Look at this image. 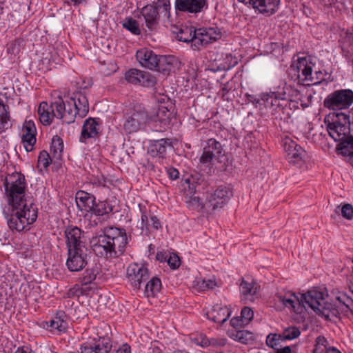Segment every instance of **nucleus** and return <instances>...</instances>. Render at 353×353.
Returning <instances> with one entry per match:
<instances>
[{"instance_id":"f257e3e1","label":"nucleus","mask_w":353,"mask_h":353,"mask_svg":"<svg viewBox=\"0 0 353 353\" xmlns=\"http://www.w3.org/2000/svg\"><path fill=\"white\" fill-rule=\"evenodd\" d=\"M26 182L23 174H8L4 181L5 196L9 206L4 215L10 229L21 232L32 224L37 218L36 205L26 196Z\"/></svg>"},{"instance_id":"f03ea898","label":"nucleus","mask_w":353,"mask_h":353,"mask_svg":"<svg viewBox=\"0 0 353 353\" xmlns=\"http://www.w3.org/2000/svg\"><path fill=\"white\" fill-rule=\"evenodd\" d=\"M128 243L125 230L114 227L105 228L102 234L92 237L90 241L94 252L106 259H115L122 255Z\"/></svg>"},{"instance_id":"7ed1b4c3","label":"nucleus","mask_w":353,"mask_h":353,"mask_svg":"<svg viewBox=\"0 0 353 353\" xmlns=\"http://www.w3.org/2000/svg\"><path fill=\"white\" fill-rule=\"evenodd\" d=\"M327 296V292L320 288H313L301 294L300 299L304 305V312L307 308H310L316 314L328 318L331 313V303L325 301Z\"/></svg>"},{"instance_id":"20e7f679","label":"nucleus","mask_w":353,"mask_h":353,"mask_svg":"<svg viewBox=\"0 0 353 353\" xmlns=\"http://www.w3.org/2000/svg\"><path fill=\"white\" fill-rule=\"evenodd\" d=\"M68 112L63 117L67 124L74 121L77 115L83 118L86 116L89 111V103L85 91L74 92L68 101Z\"/></svg>"},{"instance_id":"39448f33","label":"nucleus","mask_w":353,"mask_h":353,"mask_svg":"<svg viewBox=\"0 0 353 353\" xmlns=\"http://www.w3.org/2000/svg\"><path fill=\"white\" fill-rule=\"evenodd\" d=\"M315 67V59L311 57H299L290 66V74L293 75L299 83L313 82V70Z\"/></svg>"},{"instance_id":"423d86ee","label":"nucleus","mask_w":353,"mask_h":353,"mask_svg":"<svg viewBox=\"0 0 353 353\" xmlns=\"http://www.w3.org/2000/svg\"><path fill=\"white\" fill-rule=\"evenodd\" d=\"M332 139L336 142V153L353 165V136L350 132H332Z\"/></svg>"},{"instance_id":"0eeeda50","label":"nucleus","mask_w":353,"mask_h":353,"mask_svg":"<svg viewBox=\"0 0 353 353\" xmlns=\"http://www.w3.org/2000/svg\"><path fill=\"white\" fill-rule=\"evenodd\" d=\"M225 155L222 145L214 139L207 141L203 152L199 158L201 164L209 167L213 165L216 161L221 162V158Z\"/></svg>"},{"instance_id":"6e6552de","label":"nucleus","mask_w":353,"mask_h":353,"mask_svg":"<svg viewBox=\"0 0 353 353\" xmlns=\"http://www.w3.org/2000/svg\"><path fill=\"white\" fill-rule=\"evenodd\" d=\"M147 121L148 114L145 108L141 105H137L127 114L123 128L128 133L135 132L142 128Z\"/></svg>"},{"instance_id":"1a4fd4ad","label":"nucleus","mask_w":353,"mask_h":353,"mask_svg":"<svg viewBox=\"0 0 353 353\" xmlns=\"http://www.w3.org/2000/svg\"><path fill=\"white\" fill-rule=\"evenodd\" d=\"M222 33L218 27L203 28L194 30V49L214 42L221 39Z\"/></svg>"},{"instance_id":"9d476101","label":"nucleus","mask_w":353,"mask_h":353,"mask_svg":"<svg viewBox=\"0 0 353 353\" xmlns=\"http://www.w3.org/2000/svg\"><path fill=\"white\" fill-rule=\"evenodd\" d=\"M353 314V300L346 294L338 292L332 296V316L342 318Z\"/></svg>"},{"instance_id":"9b49d317","label":"nucleus","mask_w":353,"mask_h":353,"mask_svg":"<svg viewBox=\"0 0 353 353\" xmlns=\"http://www.w3.org/2000/svg\"><path fill=\"white\" fill-rule=\"evenodd\" d=\"M275 301L281 303L282 307L290 312L296 314L304 312V305L300 299V296L291 291L279 292L275 296Z\"/></svg>"},{"instance_id":"f8f14e48","label":"nucleus","mask_w":353,"mask_h":353,"mask_svg":"<svg viewBox=\"0 0 353 353\" xmlns=\"http://www.w3.org/2000/svg\"><path fill=\"white\" fill-rule=\"evenodd\" d=\"M126 274L128 281L136 288H139L141 285L150 277L148 267L145 264L137 263L128 265Z\"/></svg>"},{"instance_id":"ddd939ff","label":"nucleus","mask_w":353,"mask_h":353,"mask_svg":"<svg viewBox=\"0 0 353 353\" xmlns=\"http://www.w3.org/2000/svg\"><path fill=\"white\" fill-rule=\"evenodd\" d=\"M87 254L81 248H72L68 250V259L66 265L71 272H79L83 270L87 264Z\"/></svg>"},{"instance_id":"4468645a","label":"nucleus","mask_w":353,"mask_h":353,"mask_svg":"<svg viewBox=\"0 0 353 353\" xmlns=\"http://www.w3.org/2000/svg\"><path fill=\"white\" fill-rule=\"evenodd\" d=\"M238 1L268 16L274 14L279 9L280 3V0H238Z\"/></svg>"},{"instance_id":"2eb2a0df","label":"nucleus","mask_w":353,"mask_h":353,"mask_svg":"<svg viewBox=\"0 0 353 353\" xmlns=\"http://www.w3.org/2000/svg\"><path fill=\"white\" fill-rule=\"evenodd\" d=\"M125 80L134 85H141L146 87L152 86L156 82L155 78L149 72L132 68L125 73Z\"/></svg>"},{"instance_id":"dca6fc26","label":"nucleus","mask_w":353,"mask_h":353,"mask_svg":"<svg viewBox=\"0 0 353 353\" xmlns=\"http://www.w3.org/2000/svg\"><path fill=\"white\" fill-rule=\"evenodd\" d=\"M286 159L290 163H297L305 156V151L289 137L283 140Z\"/></svg>"},{"instance_id":"f3484780","label":"nucleus","mask_w":353,"mask_h":353,"mask_svg":"<svg viewBox=\"0 0 353 353\" xmlns=\"http://www.w3.org/2000/svg\"><path fill=\"white\" fill-rule=\"evenodd\" d=\"M232 192L229 188L221 185L217 188L208 199V207L212 210L221 208L230 200Z\"/></svg>"},{"instance_id":"a211bd4d","label":"nucleus","mask_w":353,"mask_h":353,"mask_svg":"<svg viewBox=\"0 0 353 353\" xmlns=\"http://www.w3.org/2000/svg\"><path fill=\"white\" fill-rule=\"evenodd\" d=\"M261 100L265 108L272 109L273 111L281 108L283 106L282 102L285 101L280 86L274 88V91L262 93Z\"/></svg>"},{"instance_id":"6ab92c4d","label":"nucleus","mask_w":353,"mask_h":353,"mask_svg":"<svg viewBox=\"0 0 353 353\" xmlns=\"http://www.w3.org/2000/svg\"><path fill=\"white\" fill-rule=\"evenodd\" d=\"M332 110L348 108L353 103V91L351 90H340L332 93Z\"/></svg>"},{"instance_id":"aec40b11","label":"nucleus","mask_w":353,"mask_h":353,"mask_svg":"<svg viewBox=\"0 0 353 353\" xmlns=\"http://www.w3.org/2000/svg\"><path fill=\"white\" fill-rule=\"evenodd\" d=\"M100 131L101 126L98 119L88 118L83 124L79 141L82 143H86L88 139L95 138Z\"/></svg>"},{"instance_id":"412c9836","label":"nucleus","mask_w":353,"mask_h":353,"mask_svg":"<svg viewBox=\"0 0 353 353\" xmlns=\"http://www.w3.org/2000/svg\"><path fill=\"white\" fill-rule=\"evenodd\" d=\"M136 57L143 67L150 70H154L157 68L159 56L151 50L142 48L137 50Z\"/></svg>"},{"instance_id":"4be33fe9","label":"nucleus","mask_w":353,"mask_h":353,"mask_svg":"<svg viewBox=\"0 0 353 353\" xmlns=\"http://www.w3.org/2000/svg\"><path fill=\"white\" fill-rule=\"evenodd\" d=\"M350 132V117L343 112L332 111V132Z\"/></svg>"},{"instance_id":"5701e85b","label":"nucleus","mask_w":353,"mask_h":353,"mask_svg":"<svg viewBox=\"0 0 353 353\" xmlns=\"http://www.w3.org/2000/svg\"><path fill=\"white\" fill-rule=\"evenodd\" d=\"M139 208L141 212V229L142 230H157L161 227L159 220L150 212H148L145 206L139 205Z\"/></svg>"},{"instance_id":"b1692460","label":"nucleus","mask_w":353,"mask_h":353,"mask_svg":"<svg viewBox=\"0 0 353 353\" xmlns=\"http://www.w3.org/2000/svg\"><path fill=\"white\" fill-rule=\"evenodd\" d=\"M205 5V0H176V9L188 13L200 12Z\"/></svg>"},{"instance_id":"393cba45","label":"nucleus","mask_w":353,"mask_h":353,"mask_svg":"<svg viewBox=\"0 0 353 353\" xmlns=\"http://www.w3.org/2000/svg\"><path fill=\"white\" fill-rule=\"evenodd\" d=\"M281 92L282 94H283L284 100L290 102L291 108H297V104L299 102L301 105H303L302 94L297 89H294L290 85L284 83L283 86L281 87Z\"/></svg>"},{"instance_id":"a878e982","label":"nucleus","mask_w":353,"mask_h":353,"mask_svg":"<svg viewBox=\"0 0 353 353\" xmlns=\"http://www.w3.org/2000/svg\"><path fill=\"white\" fill-rule=\"evenodd\" d=\"M208 318L219 324L225 322L231 315L230 307L226 305H215L207 313Z\"/></svg>"},{"instance_id":"bb28decb","label":"nucleus","mask_w":353,"mask_h":353,"mask_svg":"<svg viewBox=\"0 0 353 353\" xmlns=\"http://www.w3.org/2000/svg\"><path fill=\"white\" fill-rule=\"evenodd\" d=\"M141 13L145 20L147 28L150 30L156 29L159 24L157 8L152 5H148L142 8Z\"/></svg>"},{"instance_id":"cd10ccee","label":"nucleus","mask_w":353,"mask_h":353,"mask_svg":"<svg viewBox=\"0 0 353 353\" xmlns=\"http://www.w3.org/2000/svg\"><path fill=\"white\" fill-rule=\"evenodd\" d=\"M68 250L83 248L81 240V231L76 226L68 227L65 231Z\"/></svg>"},{"instance_id":"c85d7f7f","label":"nucleus","mask_w":353,"mask_h":353,"mask_svg":"<svg viewBox=\"0 0 353 353\" xmlns=\"http://www.w3.org/2000/svg\"><path fill=\"white\" fill-rule=\"evenodd\" d=\"M171 147V141L169 139H162L157 140L151 145L150 153L154 157L163 158L168 148H170Z\"/></svg>"},{"instance_id":"c756f323","label":"nucleus","mask_w":353,"mask_h":353,"mask_svg":"<svg viewBox=\"0 0 353 353\" xmlns=\"http://www.w3.org/2000/svg\"><path fill=\"white\" fill-rule=\"evenodd\" d=\"M55 111H54L53 108H51V105L49 106L48 104L43 101L41 102L38 108V114L39 116L40 121L46 125H50L53 119V117H55Z\"/></svg>"},{"instance_id":"7c9ffc66","label":"nucleus","mask_w":353,"mask_h":353,"mask_svg":"<svg viewBox=\"0 0 353 353\" xmlns=\"http://www.w3.org/2000/svg\"><path fill=\"white\" fill-rule=\"evenodd\" d=\"M63 312L58 314L54 318L47 322V327L50 328V331L55 333L65 332L67 328V322L64 319Z\"/></svg>"},{"instance_id":"2f4dec72","label":"nucleus","mask_w":353,"mask_h":353,"mask_svg":"<svg viewBox=\"0 0 353 353\" xmlns=\"http://www.w3.org/2000/svg\"><path fill=\"white\" fill-rule=\"evenodd\" d=\"M68 101H66L65 102L61 97H59L58 98L54 99L51 103V108H53L54 111H55V117L65 123H67V122L64 120L62 116H64L68 112Z\"/></svg>"},{"instance_id":"473e14b6","label":"nucleus","mask_w":353,"mask_h":353,"mask_svg":"<svg viewBox=\"0 0 353 353\" xmlns=\"http://www.w3.org/2000/svg\"><path fill=\"white\" fill-rule=\"evenodd\" d=\"M10 109L7 105L0 101V132L11 128Z\"/></svg>"},{"instance_id":"72a5a7b5","label":"nucleus","mask_w":353,"mask_h":353,"mask_svg":"<svg viewBox=\"0 0 353 353\" xmlns=\"http://www.w3.org/2000/svg\"><path fill=\"white\" fill-rule=\"evenodd\" d=\"M176 59L171 56H159L158 63L155 70L161 72H170L173 68Z\"/></svg>"},{"instance_id":"f704fd0d","label":"nucleus","mask_w":353,"mask_h":353,"mask_svg":"<svg viewBox=\"0 0 353 353\" xmlns=\"http://www.w3.org/2000/svg\"><path fill=\"white\" fill-rule=\"evenodd\" d=\"M161 289V281L158 277H152L146 284L145 294L147 296H156Z\"/></svg>"},{"instance_id":"c9c22d12","label":"nucleus","mask_w":353,"mask_h":353,"mask_svg":"<svg viewBox=\"0 0 353 353\" xmlns=\"http://www.w3.org/2000/svg\"><path fill=\"white\" fill-rule=\"evenodd\" d=\"M240 292L246 299H252L257 292V287L253 281L243 280L240 285Z\"/></svg>"},{"instance_id":"e433bc0d","label":"nucleus","mask_w":353,"mask_h":353,"mask_svg":"<svg viewBox=\"0 0 353 353\" xmlns=\"http://www.w3.org/2000/svg\"><path fill=\"white\" fill-rule=\"evenodd\" d=\"M194 30L192 27H183L176 34V39L179 41L189 43L191 42L194 48Z\"/></svg>"},{"instance_id":"4c0bfd02","label":"nucleus","mask_w":353,"mask_h":353,"mask_svg":"<svg viewBox=\"0 0 353 353\" xmlns=\"http://www.w3.org/2000/svg\"><path fill=\"white\" fill-rule=\"evenodd\" d=\"M90 210L97 216H103L112 211V207L107 201H99L96 204H92Z\"/></svg>"},{"instance_id":"58836bf2","label":"nucleus","mask_w":353,"mask_h":353,"mask_svg":"<svg viewBox=\"0 0 353 353\" xmlns=\"http://www.w3.org/2000/svg\"><path fill=\"white\" fill-rule=\"evenodd\" d=\"M123 28L134 35L141 34V30L138 21L132 17H128L122 22Z\"/></svg>"},{"instance_id":"ea45409f","label":"nucleus","mask_w":353,"mask_h":353,"mask_svg":"<svg viewBox=\"0 0 353 353\" xmlns=\"http://www.w3.org/2000/svg\"><path fill=\"white\" fill-rule=\"evenodd\" d=\"M185 203L187 207L193 211H200L203 208V204L199 197L196 196H185Z\"/></svg>"},{"instance_id":"a19ab883","label":"nucleus","mask_w":353,"mask_h":353,"mask_svg":"<svg viewBox=\"0 0 353 353\" xmlns=\"http://www.w3.org/2000/svg\"><path fill=\"white\" fill-rule=\"evenodd\" d=\"M234 339L241 343L248 344L254 341V335L248 330H239L235 334Z\"/></svg>"},{"instance_id":"79ce46f5","label":"nucleus","mask_w":353,"mask_h":353,"mask_svg":"<svg viewBox=\"0 0 353 353\" xmlns=\"http://www.w3.org/2000/svg\"><path fill=\"white\" fill-rule=\"evenodd\" d=\"M50 150L53 152L54 156L57 158L61 157L63 150V143L62 139L58 136H54L52 139Z\"/></svg>"},{"instance_id":"37998d69","label":"nucleus","mask_w":353,"mask_h":353,"mask_svg":"<svg viewBox=\"0 0 353 353\" xmlns=\"http://www.w3.org/2000/svg\"><path fill=\"white\" fill-rule=\"evenodd\" d=\"M98 271L94 268H88L83 272V276L80 279L83 285L90 284L95 280Z\"/></svg>"},{"instance_id":"c03bdc74","label":"nucleus","mask_w":353,"mask_h":353,"mask_svg":"<svg viewBox=\"0 0 353 353\" xmlns=\"http://www.w3.org/2000/svg\"><path fill=\"white\" fill-rule=\"evenodd\" d=\"M21 139L26 150L27 152L32 151L36 143V135L22 134Z\"/></svg>"},{"instance_id":"a18cd8bd","label":"nucleus","mask_w":353,"mask_h":353,"mask_svg":"<svg viewBox=\"0 0 353 353\" xmlns=\"http://www.w3.org/2000/svg\"><path fill=\"white\" fill-rule=\"evenodd\" d=\"M301 334L299 329L296 327H288L283 331V338L286 340H292L298 338Z\"/></svg>"},{"instance_id":"49530a36","label":"nucleus","mask_w":353,"mask_h":353,"mask_svg":"<svg viewBox=\"0 0 353 353\" xmlns=\"http://www.w3.org/2000/svg\"><path fill=\"white\" fill-rule=\"evenodd\" d=\"M76 200L79 207L81 205L79 202L82 203L84 206L88 205V207H90V204H93L94 203V198L85 192H78L76 196Z\"/></svg>"},{"instance_id":"de8ad7c7","label":"nucleus","mask_w":353,"mask_h":353,"mask_svg":"<svg viewBox=\"0 0 353 353\" xmlns=\"http://www.w3.org/2000/svg\"><path fill=\"white\" fill-rule=\"evenodd\" d=\"M216 281L214 279H202L196 281V285L201 290L213 289L216 286Z\"/></svg>"},{"instance_id":"09e8293b","label":"nucleus","mask_w":353,"mask_h":353,"mask_svg":"<svg viewBox=\"0 0 353 353\" xmlns=\"http://www.w3.org/2000/svg\"><path fill=\"white\" fill-rule=\"evenodd\" d=\"M51 163V159L49 154L46 151L40 152L38 157V165L43 168H47Z\"/></svg>"},{"instance_id":"8fccbe9b","label":"nucleus","mask_w":353,"mask_h":353,"mask_svg":"<svg viewBox=\"0 0 353 353\" xmlns=\"http://www.w3.org/2000/svg\"><path fill=\"white\" fill-rule=\"evenodd\" d=\"M254 312L249 307H244L241 312V318L246 325L253 319Z\"/></svg>"},{"instance_id":"3c124183","label":"nucleus","mask_w":353,"mask_h":353,"mask_svg":"<svg viewBox=\"0 0 353 353\" xmlns=\"http://www.w3.org/2000/svg\"><path fill=\"white\" fill-rule=\"evenodd\" d=\"M22 132L23 134H33V135H36L37 129L34 121L32 120L26 121L23 126Z\"/></svg>"},{"instance_id":"603ef678","label":"nucleus","mask_w":353,"mask_h":353,"mask_svg":"<svg viewBox=\"0 0 353 353\" xmlns=\"http://www.w3.org/2000/svg\"><path fill=\"white\" fill-rule=\"evenodd\" d=\"M164 259L167 261L168 265L172 269L174 270L179 267L180 260L179 257L176 254H170L169 256L166 255Z\"/></svg>"},{"instance_id":"864d4df0","label":"nucleus","mask_w":353,"mask_h":353,"mask_svg":"<svg viewBox=\"0 0 353 353\" xmlns=\"http://www.w3.org/2000/svg\"><path fill=\"white\" fill-rule=\"evenodd\" d=\"M341 213L343 218L347 220L353 219V207L350 204H345L341 209Z\"/></svg>"},{"instance_id":"5fc2aeb1","label":"nucleus","mask_w":353,"mask_h":353,"mask_svg":"<svg viewBox=\"0 0 353 353\" xmlns=\"http://www.w3.org/2000/svg\"><path fill=\"white\" fill-rule=\"evenodd\" d=\"M157 115L161 123L166 124L169 122L170 113L165 108L162 107L159 108Z\"/></svg>"},{"instance_id":"6e6d98bb","label":"nucleus","mask_w":353,"mask_h":353,"mask_svg":"<svg viewBox=\"0 0 353 353\" xmlns=\"http://www.w3.org/2000/svg\"><path fill=\"white\" fill-rule=\"evenodd\" d=\"M276 336L274 334H270L266 339L267 345L272 348H275L279 344L276 339Z\"/></svg>"},{"instance_id":"4d7b16f0","label":"nucleus","mask_w":353,"mask_h":353,"mask_svg":"<svg viewBox=\"0 0 353 353\" xmlns=\"http://www.w3.org/2000/svg\"><path fill=\"white\" fill-rule=\"evenodd\" d=\"M166 173L168 175V176L172 180H175L179 176V171L176 168H174L172 167L166 168Z\"/></svg>"},{"instance_id":"13d9d810","label":"nucleus","mask_w":353,"mask_h":353,"mask_svg":"<svg viewBox=\"0 0 353 353\" xmlns=\"http://www.w3.org/2000/svg\"><path fill=\"white\" fill-rule=\"evenodd\" d=\"M230 324L234 328L241 327L246 325L243 322L241 318L239 319V317L232 318L230 321Z\"/></svg>"},{"instance_id":"bf43d9fd","label":"nucleus","mask_w":353,"mask_h":353,"mask_svg":"<svg viewBox=\"0 0 353 353\" xmlns=\"http://www.w3.org/2000/svg\"><path fill=\"white\" fill-rule=\"evenodd\" d=\"M316 347L318 349H321V347H324L326 349L327 345L328 343L327 341L323 336H319L316 339Z\"/></svg>"},{"instance_id":"052dcab7","label":"nucleus","mask_w":353,"mask_h":353,"mask_svg":"<svg viewBox=\"0 0 353 353\" xmlns=\"http://www.w3.org/2000/svg\"><path fill=\"white\" fill-rule=\"evenodd\" d=\"M159 7L163 8V10L168 14V17L170 16V3L169 0H163L162 5H159Z\"/></svg>"},{"instance_id":"680f3d73","label":"nucleus","mask_w":353,"mask_h":353,"mask_svg":"<svg viewBox=\"0 0 353 353\" xmlns=\"http://www.w3.org/2000/svg\"><path fill=\"white\" fill-rule=\"evenodd\" d=\"M324 122L326 125V130L327 131V133H328L329 136L331 137V131H330L331 130V120H330V114H328L325 117Z\"/></svg>"},{"instance_id":"e2e57ef3","label":"nucleus","mask_w":353,"mask_h":353,"mask_svg":"<svg viewBox=\"0 0 353 353\" xmlns=\"http://www.w3.org/2000/svg\"><path fill=\"white\" fill-rule=\"evenodd\" d=\"M15 353H35L29 347L23 346L18 347Z\"/></svg>"},{"instance_id":"0e129e2a","label":"nucleus","mask_w":353,"mask_h":353,"mask_svg":"<svg viewBox=\"0 0 353 353\" xmlns=\"http://www.w3.org/2000/svg\"><path fill=\"white\" fill-rule=\"evenodd\" d=\"M116 353H131L130 347L128 344H123Z\"/></svg>"},{"instance_id":"69168bd1","label":"nucleus","mask_w":353,"mask_h":353,"mask_svg":"<svg viewBox=\"0 0 353 353\" xmlns=\"http://www.w3.org/2000/svg\"><path fill=\"white\" fill-rule=\"evenodd\" d=\"M68 2L73 4V6H77L81 4H83L86 3V0H67Z\"/></svg>"},{"instance_id":"338daca9","label":"nucleus","mask_w":353,"mask_h":353,"mask_svg":"<svg viewBox=\"0 0 353 353\" xmlns=\"http://www.w3.org/2000/svg\"><path fill=\"white\" fill-rule=\"evenodd\" d=\"M276 353H291V348L289 346H286L283 348L277 350Z\"/></svg>"},{"instance_id":"774afa93","label":"nucleus","mask_w":353,"mask_h":353,"mask_svg":"<svg viewBox=\"0 0 353 353\" xmlns=\"http://www.w3.org/2000/svg\"><path fill=\"white\" fill-rule=\"evenodd\" d=\"M324 105L328 109H331V95H328L324 101Z\"/></svg>"}]
</instances>
